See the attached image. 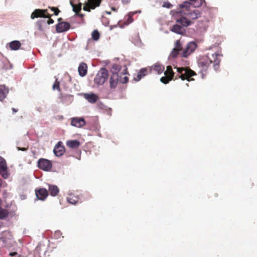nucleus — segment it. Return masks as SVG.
I'll return each mask as SVG.
<instances>
[{"mask_svg": "<svg viewBox=\"0 0 257 257\" xmlns=\"http://www.w3.org/2000/svg\"><path fill=\"white\" fill-rule=\"evenodd\" d=\"M78 70L81 76H84L87 72V65H79Z\"/></svg>", "mask_w": 257, "mask_h": 257, "instance_id": "nucleus-24", "label": "nucleus"}, {"mask_svg": "<svg viewBox=\"0 0 257 257\" xmlns=\"http://www.w3.org/2000/svg\"><path fill=\"white\" fill-rule=\"evenodd\" d=\"M53 90H57L58 91H61L60 87V82L57 79H56L54 84L53 85Z\"/></svg>", "mask_w": 257, "mask_h": 257, "instance_id": "nucleus-30", "label": "nucleus"}, {"mask_svg": "<svg viewBox=\"0 0 257 257\" xmlns=\"http://www.w3.org/2000/svg\"><path fill=\"white\" fill-rule=\"evenodd\" d=\"M171 31L178 34L183 35L185 34V30L183 27L176 24L172 26Z\"/></svg>", "mask_w": 257, "mask_h": 257, "instance_id": "nucleus-16", "label": "nucleus"}, {"mask_svg": "<svg viewBox=\"0 0 257 257\" xmlns=\"http://www.w3.org/2000/svg\"><path fill=\"white\" fill-rule=\"evenodd\" d=\"M91 36L94 41H97L100 37L99 33L97 30H94L92 33Z\"/></svg>", "mask_w": 257, "mask_h": 257, "instance_id": "nucleus-29", "label": "nucleus"}, {"mask_svg": "<svg viewBox=\"0 0 257 257\" xmlns=\"http://www.w3.org/2000/svg\"><path fill=\"white\" fill-rule=\"evenodd\" d=\"M62 18H59V19H58V21L59 22H60V21H61V20H62Z\"/></svg>", "mask_w": 257, "mask_h": 257, "instance_id": "nucleus-43", "label": "nucleus"}, {"mask_svg": "<svg viewBox=\"0 0 257 257\" xmlns=\"http://www.w3.org/2000/svg\"><path fill=\"white\" fill-rule=\"evenodd\" d=\"M35 194L38 199L44 200L48 195V192L45 188H40L35 190Z\"/></svg>", "mask_w": 257, "mask_h": 257, "instance_id": "nucleus-12", "label": "nucleus"}, {"mask_svg": "<svg viewBox=\"0 0 257 257\" xmlns=\"http://www.w3.org/2000/svg\"><path fill=\"white\" fill-rule=\"evenodd\" d=\"M70 28V24L66 22H59L56 26V30L58 33L66 32L68 31Z\"/></svg>", "mask_w": 257, "mask_h": 257, "instance_id": "nucleus-10", "label": "nucleus"}, {"mask_svg": "<svg viewBox=\"0 0 257 257\" xmlns=\"http://www.w3.org/2000/svg\"><path fill=\"white\" fill-rule=\"evenodd\" d=\"M164 74L165 76L161 78L160 81L164 84H167L173 79L174 76V73L171 65H168Z\"/></svg>", "mask_w": 257, "mask_h": 257, "instance_id": "nucleus-5", "label": "nucleus"}, {"mask_svg": "<svg viewBox=\"0 0 257 257\" xmlns=\"http://www.w3.org/2000/svg\"><path fill=\"white\" fill-rule=\"evenodd\" d=\"M102 0H88L87 3L83 7V10L90 12L91 9H94L99 7Z\"/></svg>", "mask_w": 257, "mask_h": 257, "instance_id": "nucleus-8", "label": "nucleus"}, {"mask_svg": "<svg viewBox=\"0 0 257 257\" xmlns=\"http://www.w3.org/2000/svg\"><path fill=\"white\" fill-rule=\"evenodd\" d=\"M7 170V166L5 160L0 157V173L5 172Z\"/></svg>", "mask_w": 257, "mask_h": 257, "instance_id": "nucleus-25", "label": "nucleus"}, {"mask_svg": "<svg viewBox=\"0 0 257 257\" xmlns=\"http://www.w3.org/2000/svg\"><path fill=\"white\" fill-rule=\"evenodd\" d=\"M179 52V51L173 49L169 55V59H171L175 58L178 55Z\"/></svg>", "mask_w": 257, "mask_h": 257, "instance_id": "nucleus-28", "label": "nucleus"}, {"mask_svg": "<svg viewBox=\"0 0 257 257\" xmlns=\"http://www.w3.org/2000/svg\"><path fill=\"white\" fill-rule=\"evenodd\" d=\"M39 30H40V31H42L43 30V29H42V27L41 26V25H39V28H38Z\"/></svg>", "mask_w": 257, "mask_h": 257, "instance_id": "nucleus-41", "label": "nucleus"}, {"mask_svg": "<svg viewBox=\"0 0 257 257\" xmlns=\"http://www.w3.org/2000/svg\"><path fill=\"white\" fill-rule=\"evenodd\" d=\"M79 2V0H70V4L71 6H73V5L78 4Z\"/></svg>", "mask_w": 257, "mask_h": 257, "instance_id": "nucleus-36", "label": "nucleus"}, {"mask_svg": "<svg viewBox=\"0 0 257 257\" xmlns=\"http://www.w3.org/2000/svg\"><path fill=\"white\" fill-rule=\"evenodd\" d=\"M54 20L50 18V17L49 18V20L47 21V24L48 25L52 24L54 23Z\"/></svg>", "mask_w": 257, "mask_h": 257, "instance_id": "nucleus-37", "label": "nucleus"}, {"mask_svg": "<svg viewBox=\"0 0 257 257\" xmlns=\"http://www.w3.org/2000/svg\"><path fill=\"white\" fill-rule=\"evenodd\" d=\"M49 8L54 12V14L56 16H57L60 12L57 8L49 7Z\"/></svg>", "mask_w": 257, "mask_h": 257, "instance_id": "nucleus-33", "label": "nucleus"}, {"mask_svg": "<svg viewBox=\"0 0 257 257\" xmlns=\"http://www.w3.org/2000/svg\"><path fill=\"white\" fill-rule=\"evenodd\" d=\"M18 148L19 150H21V151H26L27 150L25 148Z\"/></svg>", "mask_w": 257, "mask_h": 257, "instance_id": "nucleus-40", "label": "nucleus"}, {"mask_svg": "<svg viewBox=\"0 0 257 257\" xmlns=\"http://www.w3.org/2000/svg\"><path fill=\"white\" fill-rule=\"evenodd\" d=\"M191 3V6H192L193 8H198L200 7L203 3H205V0H194L192 2H190Z\"/></svg>", "mask_w": 257, "mask_h": 257, "instance_id": "nucleus-26", "label": "nucleus"}, {"mask_svg": "<svg viewBox=\"0 0 257 257\" xmlns=\"http://www.w3.org/2000/svg\"><path fill=\"white\" fill-rule=\"evenodd\" d=\"M222 56V54L219 53H215L211 55L210 56H208L210 63H213L214 64H219L221 62V57Z\"/></svg>", "mask_w": 257, "mask_h": 257, "instance_id": "nucleus-15", "label": "nucleus"}, {"mask_svg": "<svg viewBox=\"0 0 257 257\" xmlns=\"http://www.w3.org/2000/svg\"><path fill=\"white\" fill-rule=\"evenodd\" d=\"M9 47L12 50H18L21 46V43L19 41H13L9 43Z\"/></svg>", "mask_w": 257, "mask_h": 257, "instance_id": "nucleus-22", "label": "nucleus"}, {"mask_svg": "<svg viewBox=\"0 0 257 257\" xmlns=\"http://www.w3.org/2000/svg\"><path fill=\"white\" fill-rule=\"evenodd\" d=\"M79 197L78 196L74 195L72 194H69L67 197V202L72 204H76L78 202Z\"/></svg>", "mask_w": 257, "mask_h": 257, "instance_id": "nucleus-20", "label": "nucleus"}, {"mask_svg": "<svg viewBox=\"0 0 257 257\" xmlns=\"http://www.w3.org/2000/svg\"><path fill=\"white\" fill-rule=\"evenodd\" d=\"M80 16L82 17H83V15L81 14V15H80Z\"/></svg>", "mask_w": 257, "mask_h": 257, "instance_id": "nucleus-45", "label": "nucleus"}, {"mask_svg": "<svg viewBox=\"0 0 257 257\" xmlns=\"http://www.w3.org/2000/svg\"><path fill=\"white\" fill-rule=\"evenodd\" d=\"M51 15H50L47 9L42 10V9H36L31 15V18L32 19H34L35 18H49L51 17Z\"/></svg>", "mask_w": 257, "mask_h": 257, "instance_id": "nucleus-7", "label": "nucleus"}, {"mask_svg": "<svg viewBox=\"0 0 257 257\" xmlns=\"http://www.w3.org/2000/svg\"><path fill=\"white\" fill-rule=\"evenodd\" d=\"M84 98L91 103H94L98 99V96L94 93H85Z\"/></svg>", "mask_w": 257, "mask_h": 257, "instance_id": "nucleus-17", "label": "nucleus"}, {"mask_svg": "<svg viewBox=\"0 0 257 257\" xmlns=\"http://www.w3.org/2000/svg\"><path fill=\"white\" fill-rule=\"evenodd\" d=\"M136 13H130L128 15V18L127 20V24H129L133 22V16Z\"/></svg>", "mask_w": 257, "mask_h": 257, "instance_id": "nucleus-32", "label": "nucleus"}, {"mask_svg": "<svg viewBox=\"0 0 257 257\" xmlns=\"http://www.w3.org/2000/svg\"><path fill=\"white\" fill-rule=\"evenodd\" d=\"M80 64H83V65H84V64H86L85 63L82 62V63H81Z\"/></svg>", "mask_w": 257, "mask_h": 257, "instance_id": "nucleus-44", "label": "nucleus"}, {"mask_svg": "<svg viewBox=\"0 0 257 257\" xmlns=\"http://www.w3.org/2000/svg\"><path fill=\"white\" fill-rule=\"evenodd\" d=\"M12 110L13 111L14 113H16L18 111V109L15 108H12Z\"/></svg>", "mask_w": 257, "mask_h": 257, "instance_id": "nucleus-39", "label": "nucleus"}, {"mask_svg": "<svg viewBox=\"0 0 257 257\" xmlns=\"http://www.w3.org/2000/svg\"><path fill=\"white\" fill-rule=\"evenodd\" d=\"M17 254V252H11L10 253V255L11 256H14L15 255Z\"/></svg>", "mask_w": 257, "mask_h": 257, "instance_id": "nucleus-38", "label": "nucleus"}, {"mask_svg": "<svg viewBox=\"0 0 257 257\" xmlns=\"http://www.w3.org/2000/svg\"><path fill=\"white\" fill-rule=\"evenodd\" d=\"M9 90L5 85H0V101H3L7 96Z\"/></svg>", "mask_w": 257, "mask_h": 257, "instance_id": "nucleus-18", "label": "nucleus"}, {"mask_svg": "<svg viewBox=\"0 0 257 257\" xmlns=\"http://www.w3.org/2000/svg\"><path fill=\"white\" fill-rule=\"evenodd\" d=\"M85 124L86 122L82 117H73L71 121V124L77 127H81L85 125Z\"/></svg>", "mask_w": 257, "mask_h": 257, "instance_id": "nucleus-11", "label": "nucleus"}, {"mask_svg": "<svg viewBox=\"0 0 257 257\" xmlns=\"http://www.w3.org/2000/svg\"><path fill=\"white\" fill-rule=\"evenodd\" d=\"M111 73L109 80V87L114 89L116 88L118 83L125 84L128 81L127 75V69L126 65H112L110 68Z\"/></svg>", "mask_w": 257, "mask_h": 257, "instance_id": "nucleus-1", "label": "nucleus"}, {"mask_svg": "<svg viewBox=\"0 0 257 257\" xmlns=\"http://www.w3.org/2000/svg\"><path fill=\"white\" fill-rule=\"evenodd\" d=\"M179 7L181 9L179 13L183 14L184 16H186L189 19L193 22L195 20L201 17V12L198 10H192L191 9V3L189 2L185 1L183 2L179 5Z\"/></svg>", "mask_w": 257, "mask_h": 257, "instance_id": "nucleus-2", "label": "nucleus"}, {"mask_svg": "<svg viewBox=\"0 0 257 257\" xmlns=\"http://www.w3.org/2000/svg\"><path fill=\"white\" fill-rule=\"evenodd\" d=\"M163 7L164 8L170 9L173 7V5L169 2H165L163 5Z\"/></svg>", "mask_w": 257, "mask_h": 257, "instance_id": "nucleus-34", "label": "nucleus"}, {"mask_svg": "<svg viewBox=\"0 0 257 257\" xmlns=\"http://www.w3.org/2000/svg\"><path fill=\"white\" fill-rule=\"evenodd\" d=\"M176 22L182 25V27H188L192 24L193 22L186 16H182L180 18L177 19Z\"/></svg>", "mask_w": 257, "mask_h": 257, "instance_id": "nucleus-13", "label": "nucleus"}, {"mask_svg": "<svg viewBox=\"0 0 257 257\" xmlns=\"http://www.w3.org/2000/svg\"><path fill=\"white\" fill-rule=\"evenodd\" d=\"M81 6L82 4L81 3H78V4L73 5V6H72L73 8V11L76 14H78L79 12H80L81 10Z\"/></svg>", "mask_w": 257, "mask_h": 257, "instance_id": "nucleus-27", "label": "nucleus"}, {"mask_svg": "<svg viewBox=\"0 0 257 257\" xmlns=\"http://www.w3.org/2000/svg\"><path fill=\"white\" fill-rule=\"evenodd\" d=\"M148 73V70L147 68H142L140 70L136 77H134L135 81H138Z\"/></svg>", "mask_w": 257, "mask_h": 257, "instance_id": "nucleus-21", "label": "nucleus"}, {"mask_svg": "<svg viewBox=\"0 0 257 257\" xmlns=\"http://www.w3.org/2000/svg\"><path fill=\"white\" fill-rule=\"evenodd\" d=\"M4 178L7 179L9 176V174L7 172V170L5 172H3L2 173H0Z\"/></svg>", "mask_w": 257, "mask_h": 257, "instance_id": "nucleus-35", "label": "nucleus"}, {"mask_svg": "<svg viewBox=\"0 0 257 257\" xmlns=\"http://www.w3.org/2000/svg\"><path fill=\"white\" fill-rule=\"evenodd\" d=\"M178 74L176 75L175 79L178 78H181L182 80H187L188 81H194V79L191 77L196 75V73L189 67L177 68Z\"/></svg>", "mask_w": 257, "mask_h": 257, "instance_id": "nucleus-3", "label": "nucleus"}, {"mask_svg": "<svg viewBox=\"0 0 257 257\" xmlns=\"http://www.w3.org/2000/svg\"><path fill=\"white\" fill-rule=\"evenodd\" d=\"M155 66L156 67V69H158L159 67H160L161 66V65H155Z\"/></svg>", "mask_w": 257, "mask_h": 257, "instance_id": "nucleus-42", "label": "nucleus"}, {"mask_svg": "<svg viewBox=\"0 0 257 257\" xmlns=\"http://www.w3.org/2000/svg\"><path fill=\"white\" fill-rule=\"evenodd\" d=\"M80 145V142L77 140H69L66 142V145L70 148H77Z\"/></svg>", "mask_w": 257, "mask_h": 257, "instance_id": "nucleus-23", "label": "nucleus"}, {"mask_svg": "<svg viewBox=\"0 0 257 257\" xmlns=\"http://www.w3.org/2000/svg\"><path fill=\"white\" fill-rule=\"evenodd\" d=\"M38 167L44 171H49L52 167L51 162L45 159H40L38 163Z\"/></svg>", "mask_w": 257, "mask_h": 257, "instance_id": "nucleus-9", "label": "nucleus"}, {"mask_svg": "<svg viewBox=\"0 0 257 257\" xmlns=\"http://www.w3.org/2000/svg\"><path fill=\"white\" fill-rule=\"evenodd\" d=\"M65 152V148L61 142H59L55 146L54 153L57 156H62Z\"/></svg>", "mask_w": 257, "mask_h": 257, "instance_id": "nucleus-14", "label": "nucleus"}, {"mask_svg": "<svg viewBox=\"0 0 257 257\" xmlns=\"http://www.w3.org/2000/svg\"><path fill=\"white\" fill-rule=\"evenodd\" d=\"M179 51L182 50V45L179 40H177L175 42V47L174 48Z\"/></svg>", "mask_w": 257, "mask_h": 257, "instance_id": "nucleus-31", "label": "nucleus"}, {"mask_svg": "<svg viewBox=\"0 0 257 257\" xmlns=\"http://www.w3.org/2000/svg\"><path fill=\"white\" fill-rule=\"evenodd\" d=\"M48 190L50 194L52 196H57L59 192L58 187L54 185H49Z\"/></svg>", "mask_w": 257, "mask_h": 257, "instance_id": "nucleus-19", "label": "nucleus"}, {"mask_svg": "<svg viewBox=\"0 0 257 257\" xmlns=\"http://www.w3.org/2000/svg\"><path fill=\"white\" fill-rule=\"evenodd\" d=\"M196 47L197 45L196 43L194 42L189 43L186 48L183 50V52L181 54V57L187 58L194 52Z\"/></svg>", "mask_w": 257, "mask_h": 257, "instance_id": "nucleus-6", "label": "nucleus"}, {"mask_svg": "<svg viewBox=\"0 0 257 257\" xmlns=\"http://www.w3.org/2000/svg\"><path fill=\"white\" fill-rule=\"evenodd\" d=\"M108 77V71L105 68H102L95 77L94 82L98 85H102L107 80Z\"/></svg>", "mask_w": 257, "mask_h": 257, "instance_id": "nucleus-4", "label": "nucleus"}]
</instances>
